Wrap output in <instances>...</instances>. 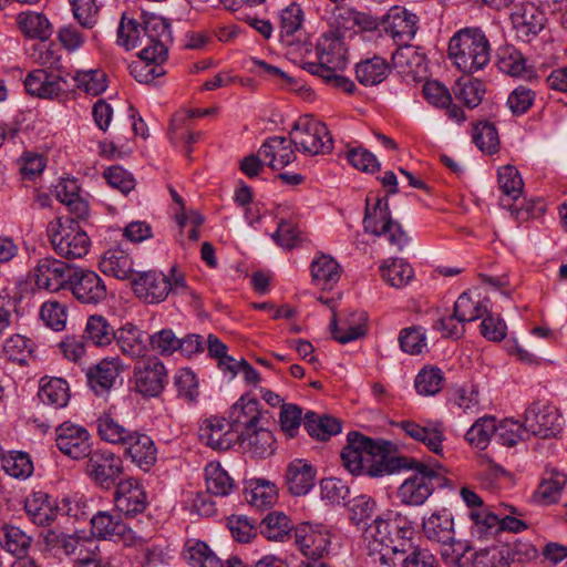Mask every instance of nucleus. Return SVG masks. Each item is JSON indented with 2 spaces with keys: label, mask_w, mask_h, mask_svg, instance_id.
<instances>
[{
  "label": "nucleus",
  "mask_w": 567,
  "mask_h": 567,
  "mask_svg": "<svg viewBox=\"0 0 567 567\" xmlns=\"http://www.w3.org/2000/svg\"><path fill=\"white\" fill-rule=\"evenodd\" d=\"M412 523L399 512L388 511L364 529L368 556L382 567H399V559L411 548Z\"/></svg>",
  "instance_id": "obj_1"
},
{
  "label": "nucleus",
  "mask_w": 567,
  "mask_h": 567,
  "mask_svg": "<svg viewBox=\"0 0 567 567\" xmlns=\"http://www.w3.org/2000/svg\"><path fill=\"white\" fill-rule=\"evenodd\" d=\"M447 55L460 72L470 75L484 70L489 64L492 45L481 28L465 27L451 37Z\"/></svg>",
  "instance_id": "obj_2"
},
{
  "label": "nucleus",
  "mask_w": 567,
  "mask_h": 567,
  "mask_svg": "<svg viewBox=\"0 0 567 567\" xmlns=\"http://www.w3.org/2000/svg\"><path fill=\"white\" fill-rule=\"evenodd\" d=\"M146 30L148 47L142 48L138 59L130 64L131 75L140 83H151L164 75V62L168 56V44L172 42L169 24L165 19H153Z\"/></svg>",
  "instance_id": "obj_3"
},
{
  "label": "nucleus",
  "mask_w": 567,
  "mask_h": 567,
  "mask_svg": "<svg viewBox=\"0 0 567 567\" xmlns=\"http://www.w3.org/2000/svg\"><path fill=\"white\" fill-rule=\"evenodd\" d=\"M406 470H412V473L396 492V497L404 505L421 506L436 488H442L447 484V477L442 466L433 467L416 460V463Z\"/></svg>",
  "instance_id": "obj_4"
},
{
  "label": "nucleus",
  "mask_w": 567,
  "mask_h": 567,
  "mask_svg": "<svg viewBox=\"0 0 567 567\" xmlns=\"http://www.w3.org/2000/svg\"><path fill=\"white\" fill-rule=\"evenodd\" d=\"M362 226L365 234L384 237L399 250L409 243V236L402 225L392 218L386 197L373 195L367 197Z\"/></svg>",
  "instance_id": "obj_5"
},
{
  "label": "nucleus",
  "mask_w": 567,
  "mask_h": 567,
  "mask_svg": "<svg viewBox=\"0 0 567 567\" xmlns=\"http://www.w3.org/2000/svg\"><path fill=\"white\" fill-rule=\"evenodd\" d=\"M47 233L54 251L66 259L84 257L91 239L78 221L72 218H55L48 224Z\"/></svg>",
  "instance_id": "obj_6"
},
{
  "label": "nucleus",
  "mask_w": 567,
  "mask_h": 567,
  "mask_svg": "<svg viewBox=\"0 0 567 567\" xmlns=\"http://www.w3.org/2000/svg\"><path fill=\"white\" fill-rule=\"evenodd\" d=\"M289 135L296 148L307 155L327 154L333 148L327 125L309 115L301 116Z\"/></svg>",
  "instance_id": "obj_7"
},
{
  "label": "nucleus",
  "mask_w": 567,
  "mask_h": 567,
  "mask_svg": "<svg viewBox=\"0 0 567 567\" xmlns=\"http://www.w3.org/2000/svg\"><path fill=\"white\" fill-rule=\"evenodd\" d=\"M370 449L367 475L370 477H381L393 474L401 470H405L416 463L413 457L396 455L391 451L392 444L388 441H374L370 439L368 442Z\"/></svg>",
  "instance_id": "obj_8"
},
{
  "label": "nucleus",
  "mask_w": 567,
  "mask_h": 567,
  "mask_svg": "<svg viewBox=\"0 0 567 567\" xmlns=\"http://www.w3.org/2000/svg\"><path fill=\"white\" fill-rule=\"evenodd\" d=\"M422 528L429 540L451 547L457 559L472 549L467 543L454 540V519L446 508L434 511L430 516L424 517Z\"/></svg>",
  "instance_id": "obj_9"
},
{
  "label": "nucleus",
  "mask_w": 567,
  "mask_h": 567,
  "mask_svg": "<svg viewBox=\"0 0 567 567\" xmlns=\"http://www.w3.org/2000/svg\"><path fill=\"white\" fill-rule=\"evenodd\" d=\"M86 457V474L100 488L110 489L117 484L124 471L120 455L109 450H96Z\"/></svg>",
  "instance_id": "obj_10"
},
{
  "label": "nucleus",
  "mask_w": 567,
  "mask_h": 567,
  "mask_svg": "<svg viewBox=\"0 0 567 567\" xmlns=\"http://www.w3.org/2000/svg\"><path fill=\"white\" fill-rule=\"evenodd\" d=\"M113 503L115 512L125 518H134L147 508V492L138 478L128 476L114 486Z\"/></svg>",
  "instance_id": "obj_11"
},
{
  "label": "nucleus",
  "mask_w": 567,
  "mask_h": 567,
  "mask_svg": "<svg viewBox=\"0 0 567 567\" xmlns=\"http://www.w3.org/2000/svg\"><path fill=\"white\" fill-rule=\"evenodd\" d=\"M66 289L82 305L96 306L107 297L104 280L91 269L73 267Z\"/></svg>",
  "instance_id": "obj_12"
},
{
  "label": "nucleus",
  "mask_w": 567,
  "mask_h": 567,
  "mask_svg": "<svg viewBox=\"0 0 567 567\" xmlns=\"http://www.w3.org/2000/svg\"><path fill=\"white\" fill-rule=\"evenodd\" d=\"M523 426L535 436H556L561 430L559 412L548 402L535 401L525 410Z\"/></svg>",
  "instance_id": "obj_13"
},
{
  "label": "nucleus",
  "mask_w": 567,
  "mask_h": 567,
  "mask_svg": "<svg viewBox=\"0 0 567 567\" xmlns=\"http://www.w3.org/2000/svg\"><path fill=\"white\" fill-rule=\"evenodd\" d=\"M73 267L53 257L38 260L30 277L39 289L58 292L66 289Z\"/></svg>",
  "instance_id": "obj_14"
},
{
  "label": "nucleus",
  "mask_w": 567,
  "mask_h": 567,
  "mask_svg": "<svg viewBox=\"0 0 567 567\" xmlns=\"http://www.w3.org/2000/svg\"><path fill=\"white\" fill-rule=\"evenodd\" d=\"M199 437L213 450L227 451L238 441H243V432L237 433L229 419L212 415L202 421Z\"/></svg>",
  "instance_id": "obj_15"
},
{
  "label": "nucleus",
  "mask_w": 567,
  "mask_h": 567,
  "mask_svg": "<svg viewBox=\"0 0 567 567\" xmlns=\"http://www.w3.org/2000/svg\"><path fill=\"white\" fill-rule=\"evenodd\" d=\"M317 58L318 63L309 65L312 74L342 71L347 65V49L342 38L334 33L322 34L317 43Z\"/></svg>",
  "instance_id": "obj_16"
},
{
  "label": "nucleus",
  "mask_w": 567,
  "mask_h": 567,
  "mask_svg": "<svg viewBox=\"0 0 567 567\" xmlns=\"http://www.w3.org/2000/svg\"><path fill=\"white\" fill-rule=\"evenodd\" d=\"M295 542L305 560L324 559L331 544L330 533L326 526L309 523L296 528Z\"/></svg>",
  "instance_id": "obj_17"
},
{
  "label": "nucleus",
  "mask_w": 567,
  "mask_h": 567,
  "mask_svg": "<svg viewBox=\"0 0 567 567\" xmlns=\"http://www.w3.org/2000/svg\"><path fill=\"white\" fill-rule=\"evenodd\" d=\"M55 444L61 453L73 460L84 458L92 451L89 431L69 421L55 429Z\"/></svg>",
  "instance_id": "obj_18"
},
{
  "label": "nucleus",
  "mask_w": 567,
  "mask_h": 567,
  "mask_svg": "<svg viewBox=\"0 0 567 567\" xmlns=\"http://www.w3.org/2000/svg\"><path fill=\"white\" fill-rule=\"evenodd\" d=\"M135 296L146 303L164 301L173 290L171 279L163 272L148 270L138 272L132 280Z\"/></svg>",
  "instance_id": "obj_19"
},
{
  "label": "nucleus",
  "mask_w": 567,
  "mask_h": 567,
  "mask_svg": "<svg viewBox=\"0 0 567 567\" xmlns=\"http://www.w3.org/2000/svg\"><path fill=\"white\" fill-rule=\"evenodd\" d=\"M419 19L403 7L394 6L382 20V28L398 45H406L416 34Z\"/></svg>",
  "instance_id": "obj_20"
},
{
  "label": "nucleus",
  "mask_w": 567,
  "mask_h": 567,
  "mask_svg": "<svg viewBox=\"0 0 567 567\" xmlns=\"http://www.w3.org/2000/svg\"><path fill=\"white\" fill-rule=\"evenodd\" d=\"M23 509L33 525L47 527L56 519L60 508L56 498L45 492L37 491L24 498Z\"/></svg>",
  "instance_id": "obj_21"
},
{
  "label": "nucleus",
  "mask_w": 567,
  "mask_h": 567,
  "mask_svg": "<svg viewBox=\"0 0 567 567\" xmlns=\"http://www.w3.org/2000/svg\"><path fill=\"white\" fill-rule=\"evenodd\" d=\"M124 454L143 472H148L157 461V447L153 439L138 431H133L124 443Z\"/></svg>",
  "instance_id": "obj_22"
},
{
  "label": "nucleus",
  "mask_w": 567,
  "mask_h": 567,
  "mask_svg": "<svg viewBox=\"0 0 567 567\" xmlns=\"http://www.w3.org/2000/svg\"><path fill=\"white\" fill-rule=\"evenodd\" d=\"M153 19H162L157 16H151L140 22L138 20L123 13L120 24L117 27V44L130 51L137 47H148V34L146 30L148 23Z\"/></svg>",
  "instance_id": "obj_23"
},
{
  "label": "nucleus",
  "mask_w": 567,
  "mask_h": 567,
  "mask_svg": "<svg viewBox=\"0 0 567 567\" xmlns=\"http://www.w3.org/2000/svg\"><path fill=\"white\" fill-rule=\"evenodd\" d=\"M370 437L359 432H350L347 435V445L342 449L341 460L343 466L352 474L367 473Z\"/></svg>",
  "instance_id": "obj_24"
},
{
  "label": "nucleus",
  "mask_w": 567,
  "mask_h": 567,
  "mask_svg": "<svg viewBox=\"0 0 567 567\" xmlns=\"http://www.w3.org/2000/svg\"><path fill=\"white\" fill-rule=\"evenodd\" d=\"M260 417V403L257 399L251 398L249 392L243 394L228 412V419L234 427H236L237 433L243 432V441L246 437V431L250 426L259 424Z\"/></svg>",
  "instance_id": "obj_25"
},
{
  "label": "nucleus",
  "mask_w": 567,
  "mask_h": 567,
  "mask_svg": "<svg viewBox=\"0 0 567 567\" xmlns=\"http://www.w3.org/2000/svg\"><path fill=\"white\" fill-rule=\"evenodd\" d=\"M62 78L48 73L43 69H35L24 79V89L31 96L53 100L63 92Z\"/></svg>",
  "instance_id": "obj_26"
},
{
  "label": "nucleus",
  "mask_w": 567,
  "mask_h": 567,
  "mask_svg": "<svg viewBox=\"0 0 567 567\" xmlns=\"http://www.w3.org/2000/svg\"><path fill=\"white\" fill-rule=\"evenodd\" d=\"M136 390H164L168 383L167 371L157 358H148L134 367Z\"/></svg>",
  "instance_id": "obj_27"
},
{
  "label": "nucleus",
  "mask_w": 567,
  "mask_h": 567,
  "mask_svg": "<svg viewBox=\"0 0 567 567\" xmlns=\"http://www.w3.org/2000/svg\"><path fill=\"white\" fill-rule=\"evenodd\" d=\"M118 512L99 511L91 520V534L97 539H124L130 528Z\"/></svg>",
  "instance_id": "obj_28"
},
{
  "label": "nucleus",
  "mask_w": 567,
  "mask_h": 567,
  "mask_svg": "<svg viewBox=\"0 0 567 567\" xmlns=\"http://www.w3.org/2000/svg\"><path fill=\"white\" fill-rule=\"evenodd\" d=\"M292 146L290 136H271L262 143L258 153L272 169H281L296 159Z\"/></svg>",
  "instance_id": "obj_29"
},
{
  "label": "nucleus",
  "mask_w": 567,
  "mask_h": 567,
  "mask_svg": "<svg viewBox=\"0 0 567 567\" xmlns=\"http://www.w3.org/2000/svg\"><path fill=\"white\" fill-rule=\"evenodd\" d=\"M122 370L123 363L118 357L102 359L85 371L87 384L92 390L97 386L102 390H111L116 385Z\"/></svg>",
  "instance_id": "obj_30"
},
{
  "label": "nucleus",
  "mask_w": 567,
  "mask_h": 567,
  "mask_svg": "<svg viewBox=\"0 0 567 567\" xmlns=\"http://www.w3.org/2000/svg\"><path fill=\"white\" fill-rule=\"evenodd\" d=\"M245 454L252 458H266L276 450V439L271 431L259 424L246 431L244 441H238Z\"/></svg>",
  "instance_id": "obj_31"
},
{
  "label": "nucleus",
  "mask_w": 567,
  "mask_h": 567,
  "mask_svg": "<svg viewBox=\"0 0 567 567\" xmlns=\"http://www.w3.org/2000/svg\"><path fill=\"white\" fill-rule=\"evenodd\" d=\"M317 471L307 461L296 458L289 463L286 471V485L296 496L308 494L315 486Z\"/></svg>",
  "instance_id": "obj_32"
},
{
  "label": "nucleus",
  "mask_w": 567,
  "mask_h": 567,
  "mask_svg": "<svg viewBox=\"0 0 567 567\" xmlns=\"http://www.w3.org/2000/svg\"><path fill=\"white\" fill-rule=\"evenodd\" d=\"M122 354L132 359L142 358L147 352L146 333L132 322L115 330L114 339Z\"/></svg>",
  "instance_id": "obj_33"
},
{
  "label": "nucleus",
  "mask_w": 567,
  "mask_h": 567,
  "mask_svg": "<svg viewBox=\"0 0 567 567\" xmlns=\"http://www.w3.org/2000/svg\"><path fill=\"white\" fill-rule=\"evenodd\" d=\"M332 25L336 28L333 33L343 38L347 32L357 33L359 31L372 30L377 24L375 21L365 13L350 8H338L332 17Z\"/></svg>",
  "instance_id": "obj_34"
},
{
  "label": "nucleus",
  "mask_w": 567,
  "mask_h": 567,
  "mask_svg": "<svg viewBox=\"0 0 567 567\" xmlns=\"http://www.w3.org/2000/svg\"><path fill=\"white\" fill-rule=\"evenodd\" d=\"M310 274L315 286L331 290L341 277V267L331 256L321 254L311 261Z\"/></svg>",
  "instance_id": "obj_35"
},
{
  "label": "nucleus",
  "mask_w": 567,
  "mask_h": 567,
  "mask_svg": "<svg viewBox=\"0 0 567 567\" xmlns=\"http://www.w3.org/2000/svg\"><path fill=\"white\" fill-rule=\"evenodd\" d=\"M488 302V298L480 292L464 291L454 303L455 316L464 323L475 321L487 313Z\"/></svg>",
  "instance_id": "obj_36"
},
{
  "label": "nucleus",
  "mask_w": 567,
  "mask_h": 567,
  "mask_svg": "<svg viewBox=\"0 0 567 567\" xmlns=\"http://www.w3.org/2000/svg\"><path fill=\"white\" fill-rule=\"evenodd\" d=\"M100 270L120 280H126L133 275V260L131 256L121 248L106 250L99 262Z\"/></svg>",
  "instance_id": "obj_37"
},
{
  "label": "nucleus",
  "mask_w": 567,
  "mask_h": 567,
  "mask_svg": "<svg viewBox=\"0 0 567 567\" xmlns=\"http://www.w3.org/2000/svg\"><path fill=\"white\" fill-rule=\"evenodd\" d=\"M398 426L414 441L423 443L429 451L442 455L444 434L437 427L422 426L412 420H404Z\"/></svg>",
  "instance_id": "obj_38"
},
{
  "label": "nucleus",
  "mask_w": 567,
  "mask_h": 567,
  "mask_svg": "<svg viewBox=\"0 0 567 567\" xmlns=\"http://www.w3.org/2000/svg\"><path fill=\"white\" fill-rule=\"evenodd\" d=\"M512 20L517 29L525 37L537 35L545 27V14L534 3H523L512 14Z\"/></svg>",
  "instance_id": "obj_39"
},
{
  "label": "nucleus",
  "mask_w": 567,
  "mask_h": 567,
  "mask_svg": "<svg viewBox=\"0 0 567 567\" xmlns=\"http://www.w3.org/2000/svg\"><path fill=\"white\" fill-rule=\"evenodd\" d=\"M16 21L20 32L28 39L45 41L52 34V25L41 12L31 10L20 12Z\"/></svg>",
  "instance_id": "obj_40"
},
{
  "label": "nucleus",
  "mask_w": 567,
  "mask_h": 567,
  "mask_svg": "<svg viewBox=\"0 0 567 567\" xmlns=\"http://www.w3.org/2000/svg\"><path fill=\"white\" fill-rule=\"evenodd\" d=\"M33 538L21 527L4 523L0 526V547L16 557L25 556Z\"/></svg>",
  "instance_id": "obj_41"
},
{
  "label": "nucleus",
  "mask_w": 567,
  "mask_h": 567,
  "mask_svg": "<svg viewBox=\"0 0 567 567\" xmlns=\"http://www.w3.org/2000/svg\"><path fill=\"white\" fill-rule=\"evenodd\" d=\"M303 427L311 437L319 441H328L331 436L341 432L342 424L337 417L318 415L312 411H308L303 416Z\"/></svg>",
  "instance_id": "obj_42"
},
{
  "label": "nucleus",
  "mask_w": 567,
  "mask_h": 567,
  "mask_svg": "<svg viewBox=\"0 0 567 567\" xmlns=\"http://www.w3.org/2000/svg\"><path fill=\"white\" fill-rule=\"evenodd\" d=\"M365 321L367 318L362 313H352L349 319L339 323L336 315H333L330 322L333 339L339 343L346 344L362 338L367 332Z\"/></svg>",
  "instance_id": "obj_43"
},
{
  "label": "nucleus",
  "mask_w": 567,
  "mask_h": 567,
  "mask_svg": "<svg viewBox=\"0 0 567 567\" xmlns=\"http://www.w3.org/2000/svg\"><path fill=\"white\" fill-rule=\"evenodd\" d=\"M305 21V13L300 4L291 2L279 11L278 27L281 39L289 45L295 38L301 32Z\"/></svg>",
  "instance_id": "obj_44"
},
{
  "label": "nucleus",
  "mask_w": 567,
  "mask_h": 567,
  "mask_svg": "<svg viewBox=\"0 0 567 567\" xmlns=\"http://www.w3.org/2000/svg\"><path fill=\"white\" fill-rule=\"evenodd\" d=\"M245 499L254 507L265 509L271 507L277 501V489L269 481L250 480L244 491Z\"/></svg>",
  "instance_id": "obj_45"
},
{
  "label": "nucleus",
  "mask_w": 567,
  "mask_h": 567,
  "mask_svg": "<svg viewBox=\"0 0 567 567\" xmlns=\"http://www.w3.org/2000/svg\"><path fill=\"white\" fill-rule=\"evenodd\" d=\"M497 177L498 187L503 194L501 204L508 207L511 202H516L522 196L524 182L517 168L512 165L501 167Z\"/></svg>",
  "instance_id": "obj_46"
},
{
  "label": "nucleus",
  "mask_w": 567,
  "mask_h": 567,
  "mask_svg": "<svg viewBox=\"0 0 567 567\" xmlns=\"http://www.w3.org/2000/svg\"><path fill=\"white\" fill-rule=\"evenodd\" d=\"M388 73L389 64L386 60L378 55L363 60L355 66L357 80L365 86L380 84L386 79Z\"/></svg>",
  "instance_id": "obj_47"
},
{
  "label": "nucleus",
  "mask_w": 567,
  "mask_h": 567,
  "mask_svg": "<svg viewBox=\"0 0 567 567\" xmlns=\"http://www.w3.org/2000/svg\"><path fill=\"white\" fill-rule=\"evenodd\" d=\"M382 278L394 288L405 287L414 277V270L402 258H390L380 266Z\"/></svg>",
  "instance_id": "obj_48"
},
{
  "label": "nucleus",
  "mask_w": 567,
  "mask_h": 567,
  "mask_svg": "<svg viewBox=\"0 0 567 567\" xmlns=\"http://www.w3.org/2000/svg\"><path fill=\"white\" fill-rule=\"evenodd\" d=\"M259 528L268 540L285 542L290 537L292 525L284 513L271 512L260 522Z\"/></svg>",
  "instance_id": "obj_49"
},
{
  "label": "nucleus",
  "mask_w": 567,
  "mask_h": 567,
  "mask_svg": "<svg viewBox=\"0 0 567 567\" xmlns=\"http://www.w3.org/2000/svg\"><path fill=\"white\" fill-rule=\"evenodd\" d=\"M115 336L114 328L107 319L101 315H92L87 318L83 337L96 347L111 344Z\"/></svg>",
  "instance_id": "obj_50"
},
{
  "label": "nucleus",
  "mask_w": 567,
  "mask_h": 567,
  "mask_svg": "<svg viewBox=\"0 0 567 567\" xmlns=\"http://www.w3.org/2000/svg\"><path fill=\"white\" fill-rule=\"evenodd\" d=\"M471 535L477 539H485L499 533V516L487 508L471 509Z\"/></svg>",
  "instance_id": "obj_51"
},
{
  "label": "nucleus",
  "mask_w": 567,
  "mask_h": 567,
  "mask_svg": "<svg viewBox=\"0 0 567 567\" xmlns=\"http://www.w3.org/2000/svg\"><path fill=\"white\" fill-rule=\"evenodd\" d=\"M205 481L207 492L216 496H227L235 487L234 480L216 462H210L206 465Z\"/></svg>",
  "instance_id": "obj_52"
},
{
  "label": "nucleus",
  "mask_w": 567,
  "mask_h": 567,
  "mask_svg": "<svg viewBox=\"0 0 567 567\" xmlns=\"http://www.w3.org/2000/svg\"><path fill=\"white\" fill-rule=\"evenodd\" d=\"M454 95L466 107H476L485 93V85L478 79L461 78L454 85Z\"/></svg>",
  "instance_id": "obj_53"
},
{
  "label": "nucleus",
  "mask_w": 567,
  "mask_h": 567,
  "mask_svg": "<svg viewBox=\"0 0 567 567\" xmlns=\"http://www.w3.org/2000/svg\"><path fill=\"white\" fill-rule=\"evenodd\" d=\"M472 140L477 148L488 155L499 150V137L496 126L488 121H480L473 126Z\"/></svg>",
  "instance_id": "obj_54"
},
{
  "label": "nucleus",
  "mask_w": 567,
  "mask_h": 567,
  "mask_svg": "<svg viewBox=\"0 0 567 567\" xmlns=\"http://www.w3.org/2000/svg\"><path fill=\"white\" fill-rule=\"evenodd\" d=\"M97 433L101 440L111 443L124 445L133 431L125 429L118 421H116L111 413H103L99 416Z\"/></svg>",
  "instance_id": "obj_55"
},
{
  "label": "nucleus",
  "mask_w": 567,
  "mask_h": 567,
  "mask_svg": "<svg viewBox=\"0 0 567 567\" xmlns=\"http://www.w3.org/2000/svg\"><path fill=\"white\" fill-rule=\"evenodd\" d=\"M184 557L192 567H220V558L202 540L188 542Z\"/></svg>",
  "instance_id": "obj_56"
},
{
  "label": "nucleus",
  "mask_w": 567,
  "mask_h": 567,
  "mask_svg": "<svg viewBox=\"0 0 567 567\" xmlns=\"http://www.w3.org/2000/svg\"><path fill=\"white\" fill-rule=\"evenodd\" d=\"M73 80L80 91L93 96L103 93L107 87L106 74L100 69L76 71Z\"/></svg>",
  "instance_id": "obj_57"
},
{
  "label": "nucleus",
  "mask_w": 567,
  "mask_h": 567,
  "mask_svg": "<svg viewBox=\"0 0 567 567\" xmlns=\"http://www.w3.org/2000/svg\"><path fill=\"white\" fill-rule=\"evenodd\" d=\"M497 65L499 71L511 76H520L526 72L524 55L511 44L498 48Z\"/></svg>",
  "instance_id": "obj_58"
},
{
  "label": "nucleus",
  "mask_w": 567,
  "mask_h": 567,
  "mask_svg": "<svg viewBox=\"0 0 567 567\" xmlns=\"http://www.w3.org/2000/svg\"><path fill=\"white\" fill-rule=\"evenodd\" d=\"M496 432V420L495 417H481L478 419L466 432L465 440L472 447L477 450H485L491 437Z\"/></svg>",
  "instance_id": "obj_59"
},
{
  "label": "nucleus",
  "mask_w": 567,
  "mask_h": 567,
  "mask_svg": "<svg viewBox=\"0 0 567 567\" xmlns=\"http://www.w3.org/2000/svg\"><path fill=\"white\" fill-rule=\"evenodd\" d=\"M207 348L209 355L217 360L218 369L224 373L225 377L230 380L236 377V368L238 367L237 359L228 355L227 346L216 336L209 334L207 339Z\"/></svg>",
  "instance_id": "obj_60"
},
{
  "label": "nucleus",
  "mask_w": 567,
  "mask_h": 567,
  "mask_svg": "<svg viewBox=\"0 0 567 567\" xmlns=\"http://www.w3.org/2000/svg\"><path fill=\"white\" fill-rule=\"evenodd\" d=\"M33 342L31 339L21 334H13L8 338L3 344V353L6 357L20 365L28 363L32 357Z\"/></svg>",
  "instance_id": "obj_61"
},
{
  "label": "nucleus",
  "mask_w": 567,
  "mask_h": 567,
  "mask_svg": "<svg viewBox=\"0 0 567 567\" xmlns=\"http://www.w3.org/2000/svg\"><path fill=\"white\" fill-rule=\"evenodd\" d=\"M2 468L7 474L16 478H27L33 472V464L28 453L12 451L1 458Z\"/></svg>",
  "instance_id": "obj_62"
},
{
  "label": "nucleus",
  "mask_w": 567,
  "mask_h": 567,
  "mask_svg": "<svg viewBox=\"0 0 567 567\" xmlns=\"http://www.w3.org/2000/svg\"><path fill=\"white\" fill-rule=\"evenodd\" d=\"M72 16L86 30H92L99 22L100 8L95 0H69Z\"/></svg>",
  "instance_id": "obj_63"
},
{
  "label": "nucleus",
  "mask_w": 567,
  "mask_h": 567,
  "mask_svg": "<svg viewBox=\"0 0 567 567\" xmlns=\"http://www.w3.org/2000/svg\"><path fill=\"white\" fill-rule=\"evenodd\" d=\"M399 343L405 353L421 354L427 348L426 330L420 326L403 328L399 334Z\"/></svg>",
  "instance_id": "obj_64"
}]
</instances>
